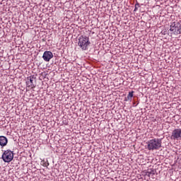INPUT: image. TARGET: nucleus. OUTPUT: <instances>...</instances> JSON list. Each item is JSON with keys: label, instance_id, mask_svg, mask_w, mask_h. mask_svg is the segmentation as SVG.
I'll list each match as a JSON object with an SVG mask.
<instances>
[{"label": "nucleus", "instance_id": "6", "mask_svg": "<svg viewBox=\"0 0 181 181\" xmlns=\"http://www.w3.org/2000/svg\"><path fill=\"white\" fill-rule=\"evenodd\" d=\"M35 78V76H28L27 78V82H26V84H27V87H28L29 88H35L36 87V86H35V83H33V79Z\"/></svg>", "mask_w": 181, "mask_h": 181}, {"label": "nucleus", "instance_id": "9", "mask_svg": "<svg viewBox=\"0 0 181 181\" xmlns=\"http://www.w3.org/2000/svg\"><path fill=\"white\" fill-rule=\"evenodd\" d=\"M132 97H134V91L129 93L127 95V100H132Z\"/></svg>", "mask_w": 181, "mask_h": 181}, {"label": "nucleus", "instance_id": "2", "mask_svg": "<svg viewBox=\"0 0 181 181\" xmlns=\"http://www.w3.org/2000/svg\"><path fill=\"white\" fill-rule=\"evenodd\" d=\"M90 38L86 35H81L78 38V46L82 49V50H87L88 46H90Z\"/></svg>", "mask_w": 181, "mask_h": 181}, {"label": "nucleus", "instance_id": "4", "mask_svg": "<svg viewBox=\"0 0 181 181\" xmlns=\"http://www.w3.org/2000/svg\"><path fill=\"white\" fill-rule=\"evenodd\" d=\"M170 139L174 141H180L181 139V129H175L171 134Z\"/></svg>", "mask_w": 181, "mask_h": 181}, {"label": "nucleus", "instance_id": "7", "mask_svg": "<svg viewBox=\"0 0 181 181\" xmlns=\"http://www.w3.org/2000/svg\"><path fill=\"white\" fill-rule=\"evenodd\" d=\"M170 32H173L174 35H180V28L175 24V23H172L170 28Z\"/></svg>", "mask_w": 181, "mask_h": 181}, {"label": "nucleus", "instance_id": "8", "mask_svg": "<svg viewBox=\"0 0 181 181\" xmlns=\"http://www.w3.org/2000/svg\"><path fill=\"white\" fill-rule=\"evenodd\" d=\"M8 145V138L4 136H0V146L4 148V146H6Z\"/></svg>", "mask_w": 181, "mask_h": 181}, {"label": "nucleus", "instance_id": "1", "mask_svg": "<svg viewBox=\"0 0 181 181\" xmlns=\"http://www.w3.org/2000/svg\"><path fill=\"white\" fill-rule=\"evenodd\" d=\"M162 146V140L160 139H153L148 141V151H155Z\"/></svg>", "mask_w": 181, "mask_h": 181}, {"label": "nucleus", "instance_id": "3", "mask_svg": "<svg viewBox=\"0 0 181 181\" xmlns=\"http://www.w3.org/2000/svg\"><path fill=\"white\" fill-rule=\"evenodd\" d=\"M2 159L4 162H11L13 159V152L10 150L5 151L2 155Z\"/></svg>", "mask_w": 181, "mask_h": 181}, {"label": "nucleus", "instance_id": "5", "mask_svg": "<svg viewBox=\"0 0 181 181\" xmlns=\"http://www.w3.org/2000/svg\"><path fill=\"white\" fill-rule=\"evenodd\" d=\"M42 59L45 62H50L53 59V53L50 51H45L43 54Z\"/></svg>", "mask_w": 181, "mask_h": 181}]
</instances>
